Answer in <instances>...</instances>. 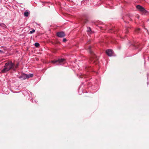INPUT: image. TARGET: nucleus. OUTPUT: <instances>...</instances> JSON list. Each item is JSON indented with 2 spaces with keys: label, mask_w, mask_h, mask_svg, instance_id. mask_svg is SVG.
I'll list each match as a JSON object with an SVG mask.
<instances>
[{
  "label": "nucleus",
  "mask_w": 149,
  "mask_h": 149,
  "mask_svg": "<svg viewBox=\"0 0 149 149\" xmlns=\"http://www.w3.org/2000/svg\"><path fill=\"white\" fill-rule=\"evenodd\" d=\"M18 66V63L15 65L11 61H9L5 63L4 68L1 70V72L6 73L11 70L15 71Z\"/></svg>",
  "instance_id": "nucleus-1"
},
{
  "label": "nucleus",
  "mask_w": 149,
  "mask_h": 149,
  "mask_svg": "<svg viewBox=\"0 0 149 149\" xmlns=\"http://www.w3.org/2000/svg\"><path fill=\"white\" fill-rule=\"evenodd\" d=\"M33 74H23L21 75L19 78L22 80H25L26 79L31 77L33 76Z\"/></svg>",
  "instance_id": "nucleus-2"
},
{
  "label": "nucleus",
  "mask_w": 149,
  "mask_h": 149,
  "mask_svg": "<svg viewBox=\"0 0 149 149\" xmlns=\"http://www.w3.org/2000/svg\"><path fill=\"white\" fill-rule=\"evenodd\" d=\"M52 62L54 64L57 63L56 65H62L64 64L65 62V60L64 58L58 59L56 61H53Z\"/></svg>",
  "instance_id": "nucleus-3"
},
{
  "label": "nucleus",
  "mask_w": 149,
  "mask_h": 149,
  "mask_svg": "<svg viewBox=\"0 0 149 149\" xmlns=\"http://www.w3.org/2000/svg\"><path fill=\"white\" fill-rule=\"evenodd\" d=\"M88 49L89 50V53L91 54V57L93 59L94 62L95 60H97L98 59V58L97 57L95 54L93 52V51L91 49V47L90 46H89L88 47Z\"/></svg>",
  "instance_id": "nucleus-4"
},
{
  "label": "nucleus",
  "mask_w": 149,
  "mask_h": 149,
  "mask_svg": "<svg viewBox=\"0 0 149 149\" xmlns=\"http://www.w3.org/2000/svg\"><path fill=\"white\" fill-rule=\"evenodd\" d=\"M136 8L139 11L143 13H146V12L145 8L140 5H137L136 6Z\"/></svg>",
  "instance_id": "nucleus-5"
},
{
  "label": "nucleus",
  "mask_w": 149,
  "mask_h": 149,
  "mask_svg": "<svg viewBox=\"0 0 149 149\" xmlns=\"http://www.w3.org/2000/svg\"><path fill=\"white\" fill-rule=\"evenodd\" d=\"M57 36L60 38H63L65 36L64 32H58L57 33Z\"/></svg>",
  "instance_id": "nucleus-6"
},
{
  "label": "nucleus",
  "mask_w": 149,
  "mask_h": 149,
  "mask_svg": "<svg viewBox=\"0 0 149 149\" xmlns=\"http://www.w3.org/2000/svg\"><path fill=\"white\" fill-rule=\"evenodd\" d=\"M107 54L109 56H111L112 55V51L111 49L107 50L106 51Z\"/></svg>",
  "instance_id": "nucleus-7"
},
{
  "label": "nucleus",
  "mask_w": 149,
  "mask_h": 149,
  "mask_svg": "<svg viewBox=\"0 0 149 149\" xmlns=\"http://www.w3.org/2000/svg\"><path fill=\"white\" fill-rule=\"evenodd\" d=\"M87 31L88 32V33H91V29L90 27H88L87 28ZM88 34H89L88 33Z\"/></svg>",
  "instance_id": "nucleus-8"
},
{
  "label": "nucleus",
  "mask_w": 149,
  "mask_h": 149,
  "mask_svg": "<svg viewBox=\"0 0 149 149\" xmlns=\"http://www.w3.org/2000/svg\"><path fill=\"white\" fill-rule=\"evenodd\" d=\"M29 15V13L27 12L26 11L24 12V15L25 17H27Z\"/></svg>",
  "instance_id": "nucleus-9"
},
{
  "label": "nucleus",
  "mask_w": 149,
  "mask_h": 149,
  "mask_svg": "<svg viewBox=\"0 0 149 149\" xmlns=\"http://www.w3.org/2000/svg\"><path fill=\"white\" fill-rule=\"evenodd\" d=\"M35 46L36 47H38L40 46V44L36 42L35 44Z\"/></svg>",
  "instance_id": "nucleus-10"
},
{
  "label": "nucleus",
  "mask_w": 149,
  "mask_h": 149,
  "mask_svg": "<svg viewBox=\"0 0 149 149\" xmlns=\"http://www.w3.org/2000/svg\"><path fill=\"white\" fill-rule=\"evenodd\" d=\"M0 26L3 28H5L6 27V25L3 23L1 24H0Z\"/></svg>",
  "instance_id": "nucleus-11"
},
{
  "label": "nucleus",
  "mask_w": 149,
  "mask_h": 149,
  "mask_svg": "<svg viewBox=\"0 0 149 149\" xmlns=\"http://www.w3.org/2000/svg\"><path fill=\"white\" fill-rule=\"evenodd\" d=\"M35 31L34 29H33L32 31H30V33L31 34L33 33H34L35 32Z\"/></svg>",
  "instance_id": "nucleus-12"
},
{
  "label": "nucleus",
  "mask_w": 149,
  "mask_h": 149,
  "mask_svg": "<svg viewBox=\"0 0 149 149\" xmlns=\"http://www.w3.org/2000/svg\"><path fill=\"white\" fill-rule=\"evenodd\" d=\"M67 40L66 38H63V42H65Z\"/></svg>",
  "instance_id": "nucleus-13"
},
{
  "label": "nucleus",
  "mask_w": 149,
  "mask_h": 149,
  "mask_svg": "<svg viewBox=\"0 0 149 149\" xmlns=\"http://www.w3.org/2000/svg\"><path fill=\"white\" fill-rule=\"evenodd\" d=\"M140 28H137V29L136 30V31L137 32L138 31H139V30H140Z\"/></svg>",
  "instance_id": "nucleus-14"
},
{
  "label": "nucleus",
  "mask_w": 149,
  "mask_h": 149,
  "mask_svg": "<svg viewBox=\"0 0 149 149\" xmlns=\"http://www.w3.org/2000/svg\"><path fill=\"white\" fill-rule=\"evenodd\" d=\"M135 47H136V48H138L139 47V45L138 44L136 45H135Z\"/></svg>",
  "instance_id": "nucleus-15"
},
{
  "label": "nucleus",
  "mask_w": 149,
  "mask_h": 149,
  "mask_svg": "<svg viewBox=\"0 0 149 149\" xmlns=\"http://www.w3.org/2000/svg\"><path fill=\"white\" fill-rule=\"evenodd\" d=\"M1 52V50H0V52Z\"/></svg>",
  "instance_id": "nucleus-16"
}]
</instances>
